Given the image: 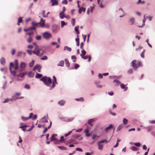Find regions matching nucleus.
I'll return each instance as SVG.
<instances>
[{
  "label": "nucleus",
  "mask_w": 155,
  "mask_h": 155,
  "mask_svg": "<svg viewBox=\"0 0 155 155\" xmlns=\"http://www.w3.org/2000/svg\"><path fill=\"white\" fill-rule=\"evenodd\" d=\"M80 66V65L78 64H75V69H77Z\"/></svg>",
  "instance_id": "nucleus-60"
},
{
  "label": "nucleus",
  "mask_w": 155,
  "mask_h": 155,
  "mask_svg": "<svg viewBox=\"0 0 155 155\" xmlns=\"http://www.w3.org/2000/svg\"><path fill=\"white\" fill-rule=\"evenodd\" d=\"M149 123L151 124H155V120H150Z\"/></svg>",
  "instance_id": "nucleus-64"
},
{
  "label": "nucleus",
  "mask_w": 155,
  "mask_h": 155,
  "mask_svg": "<svg viewBox=\"0 0 155 155\" xmlns=\"http://www.w3.org/2000/svg\"><path fill=\"white\" fill-rule=\"evenodd\" d=\"M26 74V73H20L18 74L17 76L18 77H20L21 78H23L25 75Z\"/></svg>",
  "instance_id": "nucleus-17"
},
{
  "label": "nucleus",
  "mask_w": 155,
  "mask_h": 155,
  "mask_svg": "<svg viewBox=\"0 0 155 155\" xmlns=\"http://www.w3.org/2000/svg\"><path fill=\"white\" fill-rule=\"evenodd\" d=\"M41 121L43 123L48 122V120L46 118L43 117L42 118Z\"/></svg>",
  "instance_id": "nucleus-21"
},
{
  "label": "nucleus",
  "mask_w": 155,
  "mask_h": 155,
  "mask_svg": "<svg viewBox=\"0 0 155 155\" xmlns=\"http://www.w3.org/2000/svg\"><path fill=\"white\" fill-rule=\"evenodd\" d=\"M22 54H23V53L22 52L19 51L17 53V56L18 57H21Z\"/></svg>",
  "instance_id": "nucleus-38"
},
{
  "label": "nucleus",
  "mask_w": 155,
  "mask_h": 155,
  "mask_svg": "<svg viewBox=\"0 0 155 155\" xmlns=\"http://www.w3.org/2000/svg\"><path fill=\"white\" fill-rule=\"evenodd\" d=\"M45 20L43 19L42 18H41L40 21L38 22L39 25L42 27H44L45 26Z\"/></svg>",
  "instance_id": "nucleus-8"
},
{
  "label": "nucleus",
  "mask_w": 155,
  "mask_h": 155,
  "mask_svg": "<svg viewBox=\"0 0 155 155\" xmlns=\"http://www.w3.org/2000/svg\"><path fill=\"white\" fill-rule=\"evenodd\" d=\"M34 73L32 72H30L28 74V77L29 78H32L34 77Z\"/></svg>",
  "instance_id": "nucleus-18"
},
{
  "label": "nucleus",
  "mask_w": 155,
  "mask_h": 155,
  "mask_svg": "<svg viewBox=\"0 0 155 155\" xmlns=\"http://www.w3.org/2000/svg\"><path fill=\"white\" fill-rule=\"evenodd\" d=\"M75 41L77 43L78 42H79V38L78 35H77V38H76Z\"/></svg>",
  "instance_id": "nucleus-56"
},
{
  "label": "nucleus",
  "mask_w": 155,
  "mask_h": 155,
  "mask_svg": "<svg viewBox=\"0 0 155 155\" xmlns=\"http://www.w3.org/2000/svg\"><path fill=\"white\" fill-rule=\"evenodd\" d=\"M57 147L62 150H65L67 149V148L63 146H58Z\"/></svg>",
  "instance_id": "nucleus-22"
},
{
  "label": "nucleus",
  "mask_w": 155,
  "mask_h": 155,
  "mask_svg": "<svg viewBox=\"0 0 155 155\" xmlns=\"http://www.w3.org/2000/svg\"><path fill=\"white\" fill-rule=\"evenodd\" d=\"M82 130V129L80 128V129H78L77 130H76V131L77 132H81Z\"/></svg>",
  "instance_id": "nucleus-62"
},
{
  "label": "nucleus",
  "mask_w": 155,
  "mask_h": 155,
  "mask_svg": "<svg viewBox=\"0 0 155 155\" xmlns=\"http://www.w3.org/2000/svg\"><path fill=\"white\" fill-rule=\"evenodd\" d=\"M130 22L131 23V24L132 25L134 23L135 21V19L134 18H131L129 20Z\"/></svg>",
  "instance_id": "nucleus-25"
},
{
  "label": "nucleus",
  "mask_w": 155,
  "mask_h": 155,
  "mask_svg": "<svg viewBox=\"0 0 155 155\" xmlns=\"http://www.w3.org/2000/svg\"><path fill=\"white\" fill-rule=\"evenodd\" d=\"M86 53V51L84 49H82L81 51V54L80 55L81 58L84 59H86L88 58V61L90 62L91 60V56L90 55L89 56L85 55Z\"/></svg>",
  "instance_id": "nucleus-2"
},
{
  "label": "nucleus",
  "mask_w": 155,
  "mask_h": 155,
  "mask_svg": "<svg viewBox=\"0 0 155 155\" xmlns=\"http://www.w3.org/2000/svg\"><path fill=\"white\" fill-rule=\"evenodd\" d=\"M36 38L37 40H40L41 39V36L40 35L37 36L36 37Z\"/></svg>",
  "instance_id": "nucleus-53"
},
{
  "label": "nucleus",
  "mask_w": 155,
  "mask_h": 155,
  "mask_svg": "<svg viewBox=\"0 0 155 155\" xmlns=\"http://www.w3.org/2000/svg\"><path fill=\"white\" fill-rule=\"evenodd\" d=\"M90 130L88 128H87L84 130V132L86 133H88V132Z\"/></svg>",
  "instance_id": "nucleus-63"
},
{
  "label": "nucleus",
  "mask_w": 155,
  "mask_h": 155,
  "mask_svg": "<svg viewBox=\"0 0 155 155\" xmlns=\"http://www.w3.org/2000/svg\"><path fill=\"white\" fill-rule=\"evenodd\" d=\"M42 76V74L37 73L35 78H40Z\"/></svg>",
  "instance_id": "nucleus-13"
},
{
  "label": "nucleus",
  "mask_w": 155,
  "mask_h": 155,
  "mask_svg": "<svg viewBox=\"0 0 155 155\" xmlns=\"http://www.w3.org/2000/svg\"><path fill=\"white\" fill-rule=\"evenodd\" d=\"M0 62L2 64H3L5 63V59L3 58H2L0 59Z\"/></svg>",
  "instance_id": "nucleus-24"
},
{
  "label": "nucleus",
  "mask_w": 155,
  "mask_h": 155,
  "mask_svg": "<svg viewBox=\"0 0 155 155\" xmlns=\"http://www.w3.org/2000/svg\"><path fill=\"white\" fill-rule=\"evenodd\" d=\"M43 38L46 40L49 39L52 37L51 35L48 32H45L42 34Z\"/></svg>",
  "instance_id": "nucleus-5"
},
{
  "label": "nucleus",
  "mask_w": 155,
  "mask_h": 155,
  "mask_svg": "<svg viewBox=\"0 0 155 155\" xmlns=\"http://www.w3.org/2000/svg\"><path fill=\"white\" fill-rule=\"evenodd\" d=\"M64 61L65 62V64L66 66L67 67H69L70 66V63L69 62L67 59H64Z\"/></svg>",
  "instance_id": "nucleus-19"
},
{
  "label": "nucleus",
  "mask_w": 155,
  "mask_h": 155,
  "mask_svg": "<svg viewBox=\"0 0 155 155\" xmlns=\"http://www.w3.org/2000/svg\"><path fill=\"white\" fill-rule=\"evenodd\" d=\"M41 66L40 65L37 64L35 66L34 68L33 69V71H35L36 69H38V71L39 72H41Z\"/></svg>",
  "instance_id": "nucleus-9"
},
{
  "label": "nucleus",
  "mask_w": 155,
  "mask_h": 155,
  "mask_svg": "<svg viewBox=\"0 0 155 155\" xmlns=\"http://www.w3.org/2000/svg\"><path fill=\"white\" fill-rule=\"evenodd\" d=\"M108 141H107L106 139L101 140L100 141H98L97 143V145L98 146V148L100 150H102L103 148V145L101 143H107Z\"/></svg>",
  "instance_id": "nucleus-4"
},
{
  "label": "nucleus",
  "mask_w": 155,
  "mask_h": 155,
  "mask_svg": "<svg viewBox=\"0 0 155 155\" xmlns=\"http://www.w3.org/2000/svg\"><path fill=\"white\" fill-rule=\"evenodd\" d=\"M21 119L23 121H25L28 120L29 118H28V117H22Z\"/></svg>",
  "instance_id": "nucleus-44"
},
{
  "label": "nucleus",
  "mask_w": 155,
  "mask_h": 155,
  "mask_svg": "<svg viewBox=\"0 0 155 155\" xmlns=\"http://www.w3.org/2000/svg\"><path fill=\"white\" fill-rule=\"evenodd\" d=\"M144 52L145 51H143L141 54L140 55L143 58H144Z\"/></svg>",
  "instance_id": "nucleus-55"
},
{
  "label": "nucleus",
  "mask_w": 155,
  "mask_h": 155,
  "mask_svg": "<svg viewBox=\"0 0 155 155\" xmlns=\"http://www.w3.org/2000/svg\"><path fill=\"white\" fill-rule=\"evenodd\" d=\"M54 80L52 82V84L50 87V90H51L53 89L55 86V84H57V82L56 78L55 76H53V77Z\"/></svg>",
  "instance_id": "nucleus-6"
},
{
  "label": "nucleus",
  "mask_w": 155,
  "mask_h": 155,
  "mask_svg": "<svg viewBox=\"0 0 155 155\" xmlns=\"http://www.w3.org/2000/svg\"><path fill=\"white\" fill-rule=\"evenodd\" d=\"M119 11L121 10V11L123 13V15H120V17H122L124 15H125V13H124V11H123L122 9V8H120L119 9Z\"/></svg>",
  "instance_id": "nucleus-40"
},
{
  "label": "nucleus",
  "mask_w": 155,
  "mask_h": 155,
  "mask_svg": "<svg viewBox=\"0 0 155 155\" xmlns=\"http://www.w3.org/2000/svg\"><path fill=\"white\" fill-rule=\"evenodd\" d=\"M76 150H77L80 151V152L82 151V150L81 148H76Z\"/></svg>",
  "instance_id": "nucleus-61"
},
{
  "label": "nucleus",
  "mask_w": 155,
  "mask_h": 155,
  "mask_svg": "<svg viewBox=\"0 0 155 155\" xmlns=\"http://www.w3.org/2000/svg\"><path fill=\"white\" fill-rule=\"evenodd\" d=\"M34 64V61H31L29 64V66L30 67H32Z\"/></svg>",
  "instance_id": "nucleus-43"
},
{
  "label": "nucleus",
  "mask_w": 155,
  "mask_h": 155,
  "mask_svg": "<svg viewBox=\"0 0 155 155\" xmlns=\"http://www.w3.org/2000/svg\"><path fill=\"white\" fill-rule=\"evenodd\" d=\"M24 88L27 89H30V87L29 84H26L24 86Z\"/></svg>",
  "instance_id": "nucleus-35"
},
{
  "label": "nucleus",
  "mask_w": 155,
  "mask_h": 155,
  "mask_svg": "<svg viewBox=\"0 0 155 155\" xmlns=\"http://www.w3.org/2000/svg\"><path fill=\"white\" fill-rule=\"evenodd\" d=\"M32 41V38L31 37H29L27 39V42L29 43H31Z\"/></svg>",
  "instance_id": "nucleus-27"
},
{
  "label": "nucleus",
  "mask_w": 155,
  "mask_h": 155,
  "mask_svg": "<svg viewBox=\"0 0 155 155\" xmlns=\"http://www.w3.org/2000/svg\"><path fill=\"white\" fill-rule=\"evenodd\" d=\"M59 16L60 18L61 19H63L64 17V13H63L62 12L60 13Z\"/></svg>",
  "instance_id": "nucleus-36"
},
{
  "label": "nucleus",
  "mask_w": 155,
  "mask_h": 155,
  "mask_svg": "<svg viewBox=\"0 0 155 155\" xmlns=\"http://www.w3.org/2000/svg\"><path fill=\"white\" fill-rule=\"evenodd\" d=\"M64 50H67L68 51H70L71 50V48L68 47L67 46H65L64 47Z\"/></svg>",
  "instance_id": "nucleus-31"
},
{
  "label": "nucleus",
  "mask_w": 155,
  "mask_h": 155,
  "mask_svg": "<svg viewBox=\"0 0 155 155\" xmlns=\"http://www.w3.org/2000/svg\"><path fill=\"white\" fill-rule=\"evenodd\" d=\"M134 144L137 147H139L140 146V143H135Z\"/></svg>",
  "instance_id": "nucleus-59"
},
{
  "label": "nucleus",
  "mask_w": 155,
  "mask_h": 155,
  "mask_svg": "<svg viewBox=\"0 0 155 155\" xmlns=\"http://www.w3.org/2000/svg\"><path fill=\"white\" fill-rule=\"evenodd\" d=\"M40 80L43 81L44 84L47 86H49L52 83L51 79L50 77L46 76L43 77Z\"/></svg>",
  "instance_id": "nucleus-1"
},
{
  "label": "nucleus",
  "mask_w": 155,
  "mask_h": 155,
  "mask_svg": "<svg viewBox=\"0 0 155 155\" xmlns=\"http://www.w3.org/2000/svg\"><path fill=\"white\" fill-rule=\"evenodd\" d=\"M113 127V125L112 124H110L109 125V126L106 127L105 129V131L106 132L108 131V130L110 129Z\"/></svg>",
  "instance_id": "nucleus-15"
},
{
  "label": "nucleus",
  "mask_w": 155,
  "mask_h": 155,
  "mask_svg": "<svg viewBox=\"0 0 155 155\" xmlns=\"http://www.w3.org/2000/svg\"><path fill=\"white\" fill-rule=\"evenodd\" d=\"M22 21V18L20 17L18 19V22L19 23H21Z\"/></svg>",
  "instance_id": "nucleus-49"
},
{
  "label": "nucleus",
  "mask_w": 155,
  "mask_h": 155,
  "mask_svg": "<svg viewBox=\"0 0 155 155\" xmlns=\"http://www.w3.org/2000/svg\"><path fill=\"white\" fill-rule=\"evenodd\" d=\"M65 103V101L64 100H61L60 101L58 102V104L61 106H63L64 105Z\"/></svg>",
  "instance_id": "nucleus-20"
},
{
  "label": "nucleus",
  "mask_w": 155,
  "mask_h": 155,
  "mask_svg": "<svg viewBox=\"0 0 155 155\" xmlns=\"http://www.w3.org/2000/svg\"><path fill=\"white\" fill-rule=\"evenodd\" d=\"M76 100L78 101H84V99L83 97H81L79 98L76 99Z\"/></svg>",
  "instance_id": "nucleus-39"
},
{
  "label": "nucleus",
  "mask_w": 155,
  "mask_h": 155,
  "mask_svg": "<svg viewBox=\"0 0 155 155\" xmlns=\"http://www.w3.org/2000/svg\"><path fill=\"white\" fill-rule=\"evenodd\" d=\"M131 65L134 69H137L142 66V64L140 62L137 61L135 60L133 61L132 62Z\"/></svg>",
  "instance_id": "nucleus-3"
},
{
  "label": "nucleus",
  "mask_w": 155,
  "mask_h": 155,
  "mask_svg": "<svg viewBox=\"0 0 155 155\" xmlns=\"http://www.w3.org/2000/svg\"><path fill=\"white\" fill-rule=\"evenodd\" d=\"M128 122V120L125 118H123V123L124 124H125L127 123Z\"/></svg>",
  "instance_id": "nucleus-30"
},
{
  "label": "nucleus",
  "mask_w": 155,
  "mask_h": 155,
  "mask_svg": "<svg viewBox=\"0 0 155 155\" xmlns=\"http://www.w3.org/2000/svg\"><path fill=\"white\" fill-rule=\"evenodd\" d=\"M75 19L74 18H72L71 20V23L73 26H74L75 25Z\"/></svg>",
  "instance_id": "nucleus-33"
},
{
  "label": "nucleus",
  "mask_w": 155,
  "mask_h": 155,
  "mask_svg": "<svg viewBox=\"0 0 155 155\" xmlns=\"http://www.w3.org/2000/svg\"><path fill=\"white\" fill-rule=\"evenodd\" d=\"M31 24L33 25L36 26H37L39 24V23H37V22H34V21L32 22Z\"/></svg>",
  "instance_id": "nucleus-37"
},
{
  "label": "nucleus",
  "mask_w": 155,
  "mask_h": 155,
  "mask_svg": "<svg viewBox=\"0 0 155 155\" xmlns=\"http://www.w3.org/2000/svg\"><path fill=\"white\" fill-rule=\"evenodd\" d=\"M67 23H65L64 21H61V26L62 27L64 25H66Z\"/></svg>",
  "instance_id": "nucleus-28"
},
{
  "label": "nucleus",
  "mask_w": 155,
  "mask_h": 155,
  "mask_svg": "<svg viewBox=\"0 0 155 155\" xmlns=\"http://www.w3.org/2000/svg\"><path fill=\"white\" fill-rule=\"evenodd\" d=\"M48 59V57L46 56H44L43 57L41 58V60H47Z\"/></svg>",
  "instance_id": "nucleus-46"
},
{
  "label": "nucleus",
  "mask_w": 155,
  "mask_h": 155,
  "mask_svg": "<svg viewBox=\"0 0 155 155\" xmlns=\"http://www.w3.org/2000/svg\"><path fill=\"white\" fill-rule=\"evenodd\" d=\"M15 53V49H13L12 50V55H14Z\"/></svg>",
  "instance_id": "nucleus-54"
},
{
  "label": "nucleus",
  "mask_w": 155,
  "mask_h": 155,
  "mask_svg": "<svg viewBox=\"0 0 155 155\" xmlns=\"http://www.w3.org/2000/svg\"><path fill=\"white\" fill-rule=\"evenodd\" d=\"M18 65V61L17 59H15V61L14 65Z\"/></svg>",
  "instance_id": "nucleus-57"
},
{
  "label": "nucleus",
  "mask_w": 155,
  "mask_h": 155,
  "mask_svg": "<svg viewBox=\"0 0 155 155\" xmlns=\"http://www.w3.org/2000/svg\"><path fill=\"white\" fill-rule=\"evenodd\" d=\"M25 65H26V64L24 62H22L21 63L20 66L21 68H25Z\"/></svg>",
  "instance_id": "nucleus-29"
},
{
  "label": "nucleus",
  "mask_w": 155,
  "mask_h": 155,
  "mask_svg": "<svg viewBox=\"0 0 155 155\" xmlns=\"http://www.w3.org/2000/svg\"><path fill=\"white\" fill-rule=\"evenodd\" d=\"M93 119H91L89 120L88 121V123L91 126H93L92 124H91L92 122L93 121Z\"/></svg>",
  "instance_id": "nucleus-26"
},
{
  "label": "nucleus",
  "mask_w": 155,
  "mask_h": 155,
  "mask_svg": "<svg viewBox=\"0 0 155 155\" xmlns=\"http://www.w3.org/2000/svg\"><path fill=\"white\" fill-rule=\"evenodd\" d=\"M51 2H52V6L54 5H58V0H50Z\"/></svg>",
  "instance_id": "nucleus-10"
},
{
  "label": "nucleus",
  "mask_w": 155,
  "mask_h": 155,
  "mask_svg": "<svg viewBox=\"0 0 155 155\" xmlns=\"http://www.w3.org/2000/svg\"><path fill=\"white\" fill-rule=\"evenodd\" d=\"M51 140H56V138L54 137V135H52L51 137Z\"/></svg>",
  "instance_id": "nucleus-47"
},
{
  "label": "nucleus",
  "mask_w": 155,
  "mask_h": 155,
  "mask_svg": "<svg viewBox=\"0 0 155 155\" xmlns=\"http://www.w3.org/2000/svg\"><path fill=\"white\" fill-rule=\"evenodd\" d=\"M130 149L133 151H137V148L134 146H133L130 148Z\"/></svg>",
  "instance_id": "nucleus-41"
},
{
  "label": "nucleus",
  "mask_w": 155,
  "mask_h": 155,
  "mask_svg": "<svg viewBox=\"0 0 155 155\" xmlns=\"http://www.w3.org/2000/svg\"><path fill=\"white\" fill-rule=\"evenodd\" d=\"M64 62L63 61H60L59 63L58 64V66H61L63 67L64 66Z\"/></svg>",
  "instance_id": "nucleus-16"
},
{
  "label": "nucleus",
  "mask_w": 155,
  "mask_h": 155,
  "mask_svg": "<svg viewBox=\"0 0 155 155\" xmlns=\"http://www.w3.org/2000/svg\"><path fill=\"white\" fill-rule=\"evenodd\" d=\"M114 82H115V85H118L119 84H121L120 82L117 80H114Z\"/></svg>",
  "instance_id": "nucleus-14"
},
{
  "label": "nucleus",
  "mask_w": 155,
  "mask_h": 155,
  "mask_svg": "<svg viewBox=\"0 0 155 155\" xmlns=\"http://www.w3.org/2000/svg\"><path fill=\"white\" fill-rule=\"evenodd\" d=\"M27 51L28 54L30 55L33 52V51H32L31 50H27Z\"/></svg>",
  "instance_id": "nucleus-48"
},
{
  "label": "nucleus",
  "mask_w": 155,
  "mask_h": 155,
  "mask_svg": "<svg viewBox=\"0 0 155 155\" xmlns=\"http://www.w3.org/2000/svg\"><path fill=\"white\" fill-rule=\"evenodd\" d=\"M40 52V50L38 48V45H36L35 48V50L33 51V52L37 55H39Z\"/></svg>",
  "instance_id": "nucleus-7"
},
{
  "label": "nucleus",
  "mask_w": 155,
  "mask_h": 155,
  "mask_svg": "<svg viewBox=\"0 0 155 155\" xmlns=\"http://www.w3.org/2000/svg\"><path fill=\"white\" fill-rule=\"evenodd\" d=\"M62 3L63 4L66 5L68 3L67 0H63L62 2Z\"/></svg>",
  "instance_id": "nucleus-51"
},
{
  "label": "nucleus",
  "mask_w": 155,
  "mask_h": 155,
  "mask_svg": "<svg viewBox=\"0 0 155 155\" xmlns=\"http://www.w3.org/2000/svg\"><path fill=\"white\" fill-rule=\"evenodd\" d=\"M85 8L84 7H81V8H80L79 9L78 13L79 14H81V11L84 12H85Z\"/></svg>",
  "instance_id": "nucleus-11"
},
{
  "label": "nucleus",
  "mask_w": 155,
  "mask_h": 155,
  "mask_svg": "<svg viewBox=\"0 0 155 155\" xmlns=\"http://www.w3.org/2000/svg\"><path fill=\"white\" fill-rule=\"evenodd\" d=\"M45 10H43L42 12V14L43 15V17L44 18L47 17V15L45 14Z\"/></svg>",
  "instance_id": "nucleus-32"
},
{
  "label": "nucleus",
  "mask_w": 155,
  "mask_h": 155,
  "mask_svg": "<svg viewBox=\"0 0 155 155\" xmlns=\"http://www.w3.org/2000/svg\"><path fill=\"white\" fill-rule=\"evenodd\" d=\"M64 137L63 136H61L60 137V139L59 140V141H61V142L64 141Z\"/></svg>",
  "instance_id": "nucleus-58"
},
{
  "label": "nucleus",
  "mask_w": 155,
  "mask_h": 155,
  "mask_svg": "<svg viewBox=\"0 0 155 155\" xmlns=\"http://www.w3.org/2000/svg\"><path fill=\"white\" fill-rule=\"evenodd\" d=\"M120 87L122 89H124V91H125L127 90V87H125V85L124 84H120Z\"/></svg>",
  "instance_id": "nucleus-12"
},
{
  "label": "nucleus",
  "mask_w": 155,
  "mask_h": 155,
  "mask_svg": "<svg viewBox=\"0 0 155 155\" xmlns=\"http://www.w3.org/2000/svg\"><path fill=\"white\" fill-rule=\"evenodd\" d=\"M123 126L122 125H120L118 127L117 129V130L118 131H120L123 127Z\"/></svg>",
  "instance_id": "nucleus-34"
},
{
  "label": "nucleus",
  "mask_w": 155,
  "mask_h": 155,
  "mask_svg": "<svg viewBox=\"0 0 155 155\" xmlns=\"http://www.w3.org/2000/svg\"><path fill=\"white\" fill-rule=\"evenodd\" d=\"M13 63L12 62L10 63L9 67V69L10 70V72H12V68L13 67Z\"/></svg>",
  "instance_id": "nucleus-42"
},
{
  "label": "nucleus",
  "mask_w": 155,
  "mask_h": 155,
  "mask_svg": "<svg viewBox=\"0 0 155 155\" xmlns=\"http://www.w3.org/2000/svg\"><path fill=\"white\" fill-rule=\"evenodd\" d=\"M72 131L71 130V131L69 132L68 133L65 134V137H67V136H68V135H69L70 134H71Z\"/></svg>",
  "instance_id": "nucleus-52"
},
{
  "label": "nucleus",
  "mask_w": 155,
  "mask_h": 155,
  "mask_svg": "<svg viewBox=\"0 0 155 155\" xmlns=\"http://www.w3.org/2000/svg\"><path fill=\"white\" fill-rule=\"evenodd\" d=\"M99 137H100L99 136H98L96 135H94L92 137V139L93 140H94L95 139H96V138H98Z\"/></svg>",
  "instance_id": "nucleus-45"
},
{
  "label": "nucleus",
  "mask_w": 155,
  "mask_h": 155,
  "mask_svg": "<svg viewBox=\"0 0 155 155\" xmlns=\"http://www.w3.org/2000/svg\"><path fill=\"white\" fill-rule=\"evenodd\" d=\"M132 72H133V70L132 69H129L127 71V73L129 74H131L132 73Z\"/></svg>",
  "instance_id": "nucleus-50"
},
{
  "label": "nucleus",
  "mask_w": 155,
  "mask_h": 155,
  "mask_svg": "<svg viewBox=\"0 0 155 155\" xmlns=\"http://www.w3.org/2000/svg\"><path fill=\"white\" fill-rule=\"evenodd\" d=\"M75 31L77 32V35L79 34V32L78 30V26H76L75 28Z\"/></svg>",
  "instance_id": "nucleus-23"
}]
</instances>
